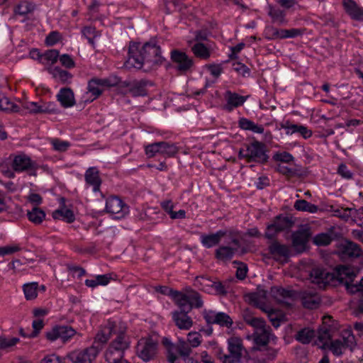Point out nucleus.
Returning a JSON list of instances; mask_svg holds the SVG:
<instances>
[{"instance_id": "obj_42", "label": "nucleus", "mask_w": 363, "mask_h": 363, "mask_svg": "<svg viewBox=\"0 0 363 363\" xmlns=\"http://www.w3.org/2000/svg\"><path fill=\"white\" fill-rule=\"evenodd\" d=\"M237 251V248H233L228 246H221L218 247L215 252L216 258L220 260L231 259Z\"/></svg>"}, {"instance_id": "obj_30", "label": "nucleus", "mask_w": 363, "mask_h": 363, "mask_svg": "<svg viewBox=\"0 0 363 363\" xmlns=\"http://www.w3.org/2000/svg\"><path fill=\"white\" fill-rule=\"evenodd\" d=\"M85 182L87 184L93 186V191L96 192L100 189L101 179L99 172L96 167H89L84 174Z\"/></svg>"}, {"instance_id": "obj_25", "label": "nucleus", "mask_w": 363, "mask_h": 363, "mask_svg": "<svg viewBox=\"0 0 363 363\" xmlns=\"http://www.w3.org/2000/svg\"><path fill=\"white\" fill-rule=\"evenodd\" d=\"M267 13L273 23H277L278 26H285L288 23L286 11L278 6L269 4Z\"/></svg>"}, {"instance_id": "obj_26", "label": "nucleus", "mask_w": 363, "mask_h": 363, "mask_svg": "<svg viewBox=\"0 0 363 363\" xmlns=\"http://www.w3.org/2000/svg\"><path fill=\"white\" fill-rule=\"evenodd\" d=\"M148 85H152V83L146 79L133 81L128 92L133 97L146 96L148 94L147 89Z\"/></svg>"}, {"instance_id": "obj_50", "label": "nucleus", "mask_w": 363, "mask_h": 363, "mask_svg": "<svg viewBox=\"0 0 363 363\" xmlns=\"http://www.w3.org/2000/svg\"><path fill=\"white\" fill-rule=\"evenodd\" d=\"M272 160L276 162H281L289 164L294 162V157L291 153L284 151L275 152L272 157Z\"/></svg>"}, {"instance_id": "obj_34", "label": "nucleus", "mask_w": 363, "mask_h": 363, "mask_svg": "<svg viewBox=\"0 0 363 363\" xmlns=\"http://www.w3.org/2000/svg\"><path fill=\"white\" fill-rule=\"evenodd\" d=\"M272 331L270 326H267V328L261 330V333L255 337V344L259 346H267L269 342L271 337L277 339V337L272 333Z\"/></svg>"}, {"instance_id": "obj_61", "label": "nucleus", "mask_w": 363, "mask_h": 363, "mask_svg": "<svg viewBox=\"0 0 363 363\" xmlns=\"http://www.w3.org/2000/svg\"><path fill=\"white\" fill-rule=\"evenodd\" d=\"M40 106V113H56L58 112L57 105L55 102H46Z\"/></svg>"}, {"instance_id": "obj_19", "label": "nucleus", "mask_w": 363, "mask_h": 363, "mask_svg": "<svg viewBox=\"0 0 363 363\" xmlns=\"http://www.w3.org/2000/svg\"><path fill=\"white\" fill-rule=\"evenodd\" d=\"M228 233V231L225 230H219L215 233H202L200 236V241L202 245L206 248H211L218 245L222 238L226 236Z\"/></svg>"}, {"instance_id": "obj_64", "label": "nucleus", "mask_w": 363, "mask_h": 363, "mask_svg": "<svg viewBox=\"0 0 363 363\" xmlns=\"http://www.w3.org/2000/svg\"><path fill=\"white\" fill-rule=\"evenodd\" d=\"M337 173L340 175L342 178L346 179H351L353 178V173L348 169L347 166L344 164L341 163L339 164Z\"/></svg>"}, {"instance_id": "obj_36", "label": "nucleus", "mask_w": 363, "mask_h": 363, "mask_svg": "<svg viewBox=\"0 0 363 363\" xmlns=\"http://www.w3.org/2000/svg\"><path fill=\"white\" fill-rule=\"evenodd\" d=\"M315 330L309 328H303L298 330L295 335V339L303 344H309L315 337Z\"/></svg>"}, {"instance_id": "obj_55", "label": "nucleus", "mask_w": 363, "mask_h": 363, "mask_svg": "<svg viewBox=\"0 0 363 363\" xmlns=\"http://www.w3.org/2000/svg\"><path fill=\"white\" fill-rule=\"evenodd\" d=\"M233 69L243 77H250L251 73L250 69L247 67L245 64L238 62L233 63Z\"/></svg>"}, {"instance_id": "obj_37", "label": "nucleus", "mask_w": 363, "mask_h": 363, "mask_svg": "<svg viewBox=\"0 0 363 363\" xmlns=\"http://www.w3.org/2000/svg\"><path fill=\"white\" fill-rule=\"evenodd\" d=\"M159 147L160 150V155H162L165 157H173L179 151V148L172 143L160 141Z\"/></svg>"}, {"instance_id": "obj_10", "label": "nucleus", "mask_w": 363, "mask_h": 363, "mask_svg": "<svg viewBox=\"0 0 363 363\" xmlns=\"http://www.w3.org/2000/svg\"><path fill=\"white\" fill-rule=\"evenodd\" d=\"M304 30L300 28L279 29L274 26H267L266 38L270 40L277 39L294 38L303 34Z\"/></svg>"}, {"instance_id": "obj_52", "label": "nucleus", "mask_w": 363, "mask_h": 363, "mask_svg": "<svg viewBox=\"0 0 363 363\" xmlns=\"http://www.w3.org/2000/svg\"><path fill=\"white\" fill-rule=\"evenodd\" d=\"M123 357L124 354L121 352H113L107 350L105 353L106 361L108 363H120Z\"/></svg>"}, {"instance_id": "obj_35", "label": "nucleus", "mask_w": 363, "mask_h": 363, "mask_svg": "<svg viewBox=\"0 0 363 363\" xmlns=\"http://www.w3.org/2000/svg\"><path fill=\"white\" fill-rule=\"evenodd\" d=\"M101 86L100 79L93 78L90 79L88 82L87 90L90 94H91L93 98L91 99H86L85 101L91 102L101 96L103 92V90L100 88Z\"/></svg>"}, {"instance_id": "obj_47", "label": "nucleus", "mask_w": 363, "mask_h": 363, "mask_svg": "<svg viewBox=\"0 0 363 363\" xmlns=\"http://www.w3.org/2000/svg\"><path fill=\"white\" fill-rule=\"evenodd\" d=\"M326 270L321 267H314L310 272V277L312 282L317 284L319 287L322 288L323 277Z\"/></svg>"}, {"instance_id": "obj_39", "label": "nucleus", "mask_w": 363, "mask_h": 363, "mask_svg": "<svg viewBox=\"0 0 363 363\" xmlns=\"http://www.w3.org/2000/svg\"><path fill=\"white\" fill-rule=\"evenodd\" d=\"M242 349V343L240 338L233 337L228 339V350L231 355L240 358Z\"/></svg>"}, {"instance_id": "obj_56", "label": "nucleus", "mask_w": 363, "mask_h": 363, "mask_svg": "<svg viewBox=\"0 0 363 363\" xmlns=\"http://www.w3.org/2000/svg\"><path fill=\"white\" fill-rule=\"evenodd\" d=\"M319 18L322 21L324 26L332 28H337L339 26L338 23L335 21L334 16L330 13L319 16Z\"/></svg>"}, {"instance_id": "obj_59", "label": "nucleus", "mask_w": 363, "mask_h": 363, "mask_svg": "<svg viewBox=\"0 0 363 363\" xmlns=\"http://www.w3.org/2000/svg\"><path fill=\"white\" fill-rule=\"evenodd\" d=\"M101 86L105 87H114L119 82V77L116 75H110L107 78L100 79Z\"/></svg>"}, {"instance_id": "obj_58", "label": "nucleus", "mask_w": 363, "mask_h": 363, "mask_svg": "<svg viewBox=\"0 0 363 363\" xmlns=\"http://www.w3.org/2000/svg\"><path fill=\"white\" fill-rule=\"evenodd\" d=\"M233 264H237L239 267L237 268L235 276L240 280H243L247 277V266L244 262L240 261H234Z\"/></svg>"}, {"instance_id": "obj_13", "label": "nucleus", "mask_w": 363, "mask_h": 363, "mask_svg": "<svg viewBox=\"0 0 363 363\" xmlns=\"http://www.w3.org/2000/svg\"><path fill=\"white\" fill-rule=\"evenodd\" d=\"M170 59L176 65L177 69L182 73H186L194 65L193 59L189 57L186 52L178 49L171 50Z\"/></svg>"}, {"instance_id": "obj_6", "label": "nucleus", "mask_w": 363, "mask_h": 363, "mask_svg": "<svg viewBox=\"0 0 363 363\" xmlns=\"http://www.w3.org/2000/svg\"><path fill=\"white\" fill-rule=\"evenodd\" d=\"M101 351V348L92 345L82 351H73L67 354L65 359L72 363H91Z\"/></svg>"}, {"instance_id": "obj_12", "label": "nucleus", "mask_w": 363, "mask_h": 363, "mask_svg": "<svg viewBox=\"0 0 363 363\" xmlns=\"http://www.w3.org/2000/svg\"><path fill=\"white\" fill-rule=\"evenodd\" d=\"M76 333V330L69 325H57L52 327L50 330L47 331L45 335L47 340L50 342L60 339L63 342H65Z\"/></svg>"}, {"instance_id": "obj_38", "label": "nucleus", "mask_w": 363, "mask_h": 363, "mask_svg": "<svg viewBox=\"0 0 363 363\" xmlns=\"http://www.w3.org/2000/svg\"><path fill=\"white\" fill-rule=\"evenodd\" d=\"M191 51L196 57L201 60H208L211 57L209 48L203 43H196L191 47Z\"/></svg>"}, {"instance_id": "obj_4", "label": "nucleus", "mask_w": 363, "mask_h": 363, "mask_svg": "<svg viewBox=\"0 0 363 363\" xmlns=\"http://www.w3.org/2000/svg\"><path fill=\"white\" fill-rule=\"evenodd\" d=\"M11 167L16 172H26L29 176L33 177L37 176L39 168L38 164L25 153L13 155Z\"/></svg>"}, {"instance_id": "obj_3", "label": "nucleus", "mask_w": 363, "mask_h": 363, "mask_svg": "<svg viewBox=\"0 0 363 363\" xmlns=\"http://www.w3.org/2000/svg\"><path fill=\"white\" fill-rule=\"evenodd\" d=\"M174 293L175 296H179L177 302L190 311L193 308H201L203 306L201 295L191 287H186L184 293L181 291Z\"/></svg>"}, {"instance_id": "obj_29", "label": "nucleus", "mask_w": 363, "mask_h": 363, "mask_svg": "<svg viewBox=\"0 0 363 363\" xmlns=\"http://www.w3.org/2000/svg\"><path fill=\"white\" fill-rule=\"evenodd\" d=\"M270 294L273 298L281 303L283 299H294L296 296V291L293 289H286L281 286H274L270 289Z\"/></svg>"}, {"instance_id": "obj_18", "label": "nucleus", "mask_w": 363, "mask_h": 363, "mask_svg": "<svg viewBox=\"0 0 363 363\" xmlns=\"http://www.w3.org/2000/svg\"><path fill=\"white\" fill-rule=\"evenodd\" d=\"M340 233L335 231V227H330L327 232L318 233L313 238V243L318 247H325L330 245L333 240L340 238Z\"/></svg>"}, {"instance_id": "obj_28", "label": "nucleus", "mask_w": 363, "mask_h": 363, "mask_svg": "<svg viewBox=\"0 0 363 363\" xmlns=\"http://www.w3.org/2000/svg\"><path fill=\"white\" fill-rule=\"evenodd\" d=\"M340 252L342 255L346 256L350 258L359 257L362 255V249L360 246L348 240H346L340 247Z\"/></svg>"}, {"instance_id": "obj_53", "label": "nucleus", "mask_w": 363, "mask_h": 363, "mask_svg": "<svg viewBox=\"0 0 363 363\" xmlns=\"http://www.w3.org/2000/svg\"><path fill=\"white\" fill-rule=\"evenodd\" d=\"M177 346H178V354L181 357L186 358L190 355V354L191 352V347L184 340L179 339V340L177 343Z\"/></svg>"}, {"instance_id": "obj_54", "label": "nucleus", "mask_w": 363, "mask_h": 363, "mask_svg": "<svg viewBox=\"0 0 363 363\" xmlns=\"http://www.w3.org/2000/svg\"><path fill=\"white\" fill-rule=\"evenodd\" d=\"M60 57V52L57 50L52 49L46 50L43 54V60H45L48 62H50L52 65L57 62Z\"/></svg>"}, {"instance_id": "obj_5", "label": "nucleus", "mask_w": 363, "mask_h": 363, "mask_svg": "<svg viewBox=\"0 0 363 363\" xmlns=\"http://www.w3.org/2000/svg\"><path fill=\"white\" fill-rule=\"evenodd\" d=\"M355 346L354 336L350 334L347 337H343L341 340L336 339L332 340L330 344L328 342H324L319 348L322 350L329 349L335 356L340 357L345 349L349 348L352 351Z\"/></svg>"}, {"instance_id": "obj_49", "label": "nucleus", "mask_w": 363, "mask_h": 363, "mask_svg": "<svg viewBox=\"0 0 363 363\" xmlns=\"http://www.w3.org/2000/svg\"><path fill=\"white\" fill-rule=\"evenodd\" d=\"M330 211L333 213L335 216L340 218L346 222L349 221L352 218V208H335L333 206H331Z\"/></svg>"}, {"instance_id": "obj_27", "label": "nucleus", "mask_w": 363, "mask_h": 363, "mask_svg": "<svg viewBox=\"0 0 363 363\" xmlns=\"http://www.w3.org/2000/svg\"><path fill=\"white\" fill-rule=\"evenodd\" d=\"M57 99L64 108H69L75 104L74 94L71 88L60 89L57 94Z\"/></svg>"}, {"instance_id": "obj_11", "label": "nucleus", "mask_w": 363, "mask_h": 363, "mask_svg": "<svg viewBox=\"0 0 363 363\" xmlns=\"http://www.w3.org/2000/svg\"><path fill=\"white\" fill-rule=\"evenodd\" d=\"M268 253L276 261L283 260L287 262L291 256L290 247L274 240L268 243Z\"/></svg>"}, {"instance_id": "obj_40", "label": "nucleus", "mask_w": 363, "mask_h": 363, "mask_svg": "<svg viewBox=\"0 0 363 363\" xmlns=\"http://www.w3.org/2000/svg\"><path fill=\"white\" fill-rule=\"evenodd\" d=\"M28 220L35 225H40L45 218V211L37 206L33 207L27 213Z\"/></svg>"}, {"instance_id": "obj_24", "label": "nucleus", "mask_w": 363, "mask_h": 363, "mask_svg": "<svg viewBox=\"0 0 363 363\" xmlns=\"http://www.w3.org/2000/svg\"><path fill=\"white\" fill-rule=\"evenodd\" d=\"M277 229L281 233L289 231L295 224V220L291 216L280 213L276 216L272 220Z\"/></svg>"}, {"instance_id": "obj_14", "label": "nucleus", "mask_w": 363, "mask_h": 363, "mask_svg": "<svg viewBox=\"0 0 363 363\" xmlns=\"http://www.w3.org/2000/svg\"><path fill=\"white\" fill-rule=\"evenodd\" d=\"M298 298L304 308L313 310L320 307L322 299L320 294L313 289L301 290L298 294Z\"/></svg>"}, {"instance_id": "obj_17", "label": "nucleus", "mask_w": 363, "mask_h": 363, "mask_svg": "<svg viewBox=\"0 0 363 363\" xmlns=\"http://www.w3.org/2000/svg\"><path fill=\"white\" fill-rule=\"evenodd\" d=\"M157 350V343L152 338H149L145 340L143 345L138 344L137 353L138 357L144 362H148L155 357Z\"/></svg>"}, {"instance_id": "obj_8", "label": "nucleus", "mask_w": 363, "mask_h": 363, "mask_svg": "<svg viewBox=\"0 0 363 363\" xmlns=\"http://www.w3.org/2000/svg\"><path fill=\"white\" fill-rule=\"evenodd\" d=\"M311 235L309 228L298 229L291 233V245L297 254L303 253L308 249V243Z\"/></svg>"}, {"instance_id": "obj_57", "label": "nucleus", "mask_w": 363, "mask_h": 363, "mask_svg": "<svg viewBox=\"0 0 363 363\" xmlns=\"http://www.w3.org/2000/svg\"><path fill=\"white\" fill-rule=\"evenodd\" d=\"M160 142L148 144L145 146V155L147 157H153L157 154H160Z\"/></svg>"}, {"instance_id": "obj_9", "label": "nucleus", "mask_w": 363, "mask_h": 363, "mask_svg": "<svg viewBox=\"0 0 363 363\" xmlns=\"http://www.w3.org/2000/svg\"><path fill=\"white\" fill-rule=\"evenodd\" d=\"M203 317L207 325L217 324L220 327L230 328L233 321L229 315L224 312H216L212 310H203L202 313Z\"/></svg>"}, {"instance_id": "obj_51", "label": "nucleus", "mask_w": 363, "mask_h": 363, "mask_svg": "<svg viewBox=\"0 0 363 363\" xmlns=\"http://www.w3.org/2000/svg\"><path fill=\"white\" fill-rule=\"evenodd\" d=\"M281 232L277 229L276 225L272 222L267 225L265 233L264 234V237L269 240L273 241L274 240H277V237L279 233Z\"/></svg>"}, {"instance_id": "obj_32", "label": "nucleus", "mask_w": 363, "mask_h": 363, "mask_svg": "<svg viewBox=\"0 0 363 363\" xmlns=\"http://www.w3.org/2000/svg\"><path fill=\"white\" fill-rule=\"evenodd\" d=\"M347 275H344L342 281L340 285H344L346 287L347 291L350 294H354L357 291H363L361 285L359 284H354L352 282L354 281V277H356L355 273L349 268Z\"/></svg>"}, {"instance_id": "obj_41", "label": "nucleus", "mask_w": 363, "mask_h": 363, "mask_svg": "<svg viewBox=\"0 0 363 363\" xmlns=\"http://www.w3.org/2000/svg\"><path fill=\"white\" fill-rule=\"evenodd\" d=\"M294 208L298 211L314 213L318 212V206L313 204L305 199L296 200L294 205Z\"/></svg>"}, {"instance_id": "obj_33", "label": "nucleus", "mask_w": 363, "mask_h": 363, "mask_svg": "<svg viewBox=\"0 0 363 363\" xmlns=\"http://www.w3.org/2000/svg\"><path fill=\"white\" fill-rule=\"evenodd\" d=\"M162 344L167 350V358L170 363H174L177 359L178 346L174 344L168 337H163Z\"/></svg>"}, {"instance_id": "obj_20", "label": "nucleus", "mask_w": 363, "mask_h": 363, "mask_svg": "<svg viewBox=\"0 0 363 363\" xmlns=\"http://www.w3.org/2000/svg\"><path fill=\"white\" fill-rule=\"evenodd\" d=\"M60 208L52 212V216L55 220H62L67 223H72L75 220V216L71 209L65 206V199H60Z\"/></svg>"}, {"instance_id": "obj_62", "label": "nucleus", "mask_w": 363, "mask_h": 363, "mask_svg": "<svg viewBox=\"0 0 363 363\" xmlns=\"http://www.w3.org/2000/svg\"><path fill=\"white\" fill-rule=\"evenodd\" d=\"M228 288L225 284L220 281H213L212 289H213L217 295L225 296L228 293Z\"/></svg>"}, {"instance_id": "obj_48", "label": "nucleus", "mask_w": 363, "mask_h": 363, "mask_svg": "<svg viewBox=\"0 0 363 363\" xmlns=\"http://www.w3.org/2000/svg\"><path fill=\"white\" fill-rule=\"evenodd\" d=\"M113 324L110 327L108 334H106L104 332L98 333L92 345L99 347L101 350L103 349V345L109 340L110 335L113 332Z\"/></svg>"}, {"instance_id": "obj_45", "label": "nucleus", "mask_w": 363, "mask_h": 363, "mask_svg": "<svg viewBox=\"0 0 363 363\" xmlns=\"http://www.w3.org/2000/svg\"><path fill=\"white\" fill-rule=\"evenodd\" d=\"M23 290L26 300L35 299L38 296V284L37 282L25 284L23 286Z\"/></svg>"}, {"instance_id": "obj_23", "label": "nucleus", "mask_w": 363, "mask_h": 363, "mask_svg": "<svg viewBox=\"0 0 363 363\" xmlns=\"http://www.w3.org/2000/svg\"><path fill=\"white\" fill-rule=\"evenodd\" d=\"M130 347V342L125 338V330H120L117 333V336L113 340L108 347V350H112L113 352H121L124 354V352Z\"/></svg>"}, {"instance_id": "obj_21", "label": "nucleus", "mask_w": 363, "mask_h": 363, "mask_svg": "<svg viewBox=\"0 0 363 363\" xmlns=\"http://www.w3.org/2000/svg\"><path fill=\"white\" fill-rule=\"evenodd\" d=\"M342 6L346 13L352 20L363 21V8L354 0H342Z\"/></svg>"}, {"instance_id": "obj_2", "label": "nucleus", "mask_w": 363, "mask_h": 363, "mask_svg": "<svg viewBox=\"0 0 363 363\" xmlns=\"http://www.w3.org/2000/svg\"><path fill=\"white\" fill-rule=\"evenodd\" d=\"M267 152L268 150L264 143L254 140L251 143L242 145L238 151V158L245 159L249 163L265 164L269 159Z\"/></svg>"}, {"instance_id": "obj_16", "label": "nucleus", "mask_w": 363, "mask_h": 363, "mask_svg": "<svg viewBox=\"0 0 363 363\" xmlns=\"http://www.w3.org/2000/svg\"><path fill=\"white\" fill-rule=\"evenodd\" d=\"M348 272L349 267L342 265L337 267L335 272H330L326 271L323 277L322 287L325 288L328 286H337L340 285L344 275H347Z\"/></svg>"}, {"instance_id": "obj_43", "label": "nucleus", "mask_w": 363, "mask_h": 363, "mask_svg": "<svg viewBox=\"0 0 363 363\" xmlns=\"http://www.w3.org/2000/svg\"><path fill=\"white\" fill-rule=\"evenodd\" d=\"M0 110L6 112L18 113L20 111V108L15 103L10 101V99L4 95H0Z\"/></svg>"}, {"instance_id": "obj_1", "label": "nucleus", "mask_w": 363, "mask_h": 363, "mask_svg": "<svg viewBox=\"0 0 363 363\" xmlns=\"http://www.w3.org/2000/svg\"><path fill=\"white\" fill-rule=\"evenodd\" d=\"M128 57L124 63L127 69H140L145 64L161 65L165 58L161 55V48L156 40L151 39L143 45L140 43L130 41L128 47Z\"/></svg>"}, {"instance_id": "obj_22", "label": "nucleus", "mask_w": 363, "mask_h": 363, "mask_svg": "<svg viewBox=\"0 0 363 363\" xmlns=\"http://www.w3.org/2000/svg\"><path fill=\"white\" fill-rule=\"evenodd\" d=\"M247 97V96H241L235 92H232L230 90L226 91L225 94V98L227 101V104L225 106V109L228 111H231L233 108L242 106L246 101Z\"/></svg>"}, {"instance_id": "obj_31", "label": "nucleus", "mask_w": 363, "mask_h": 363, "mask_svg": "<svg viewBox=\"0 0 363 363\" xmlns=\"http://www.w3.org/2000/svg\"><path fill=\"white\" fill-rule=\"evenodd\" d=\"M48 72L52 77L59 80L62 84H69L73 75L68 71L61 69L60 67H50Z\"/></svg>"}, {"instance_id": "obj_44", "label": "nucleus", "mask_w": 363, "mask_h": 363, "mask_svg": "<svg viewBox=\"0 0 363 363\" xmlns=\"http://www.w3.org/2000/svg\"><path fill=\"white\" fill-rule=\"evenodd\" d=\"M35 6L33 4L23 1H21L14 7L13 12L15 14L26 16L28 13L33 12L35 9Z\"/></svg>"}, {"instance_id": "obj_7", "label": "nucleus", "mask_w": 363, "mask_h": 363, "mask_svg": "<svg viewBox=\"0 0 363 363\" xmlns=\"http://www.w3.org/2000/svg\"><path fill=\"white\" fill-rule=\"evenodd\" d=\"M106 211L115 219H121L129 213V206L118 196H111L106 201Z\"/></svg>"}, {"instance_id": "obj_60", "label": "nucleus", "mask_w": 363, "mask_h": 363, "mask_svg": "<svg viewBox=\"0 0 363 363\" xmlns=\"http://www.w3.org/2000/svg\"><path fill=\"white\" fill-rule=\"evenodd\" d=\"M33 331L29 334L30 338L35 337L44 327V322L42 319L34 320L32 323Z\"/></svg>"}, {"instance_id": "obj_63", "label": "nucleus", "mask_w": 363, "mask_h": 363, "mask_svg": "<svg viewBox=\"0 0 363 363\" xmlns=\"http://www.w3.org/2000/svg\"><path fill=\"white\" fill-rule=\"evenodd\" d=\"M51 143L53 146V148L55 150H57L60 152L66 151L68 149V147L70 146V143L69 142L63 141V140H61L57 138L52 139Z\"/></svg>"}, {"instance_id": "obj_15", "label": "nucleus", "mask_w": 363, "mask_h": 363, "mask_svg": "<svg viewBox=\"0 0 363 363\" xmlns=\"http://www.w3.org/2000/svg\"><path fill=\"white\" fill-rule=\"evenodd\" d=\"M175 304L179 308V310L174 311L172 313V318L175 325L180 330H189L193 325V320L188 315L191 311L183 308L178 302Z\"/></svg>"}, {"instance_id": "obj_46", "label": "nucleus", "mask_w": 363, "mask_h": 363, "mask_svg": "<svg viewBox=\"0 0 363 363\" xmlns=\"http://www.w3.org/2000/svg\"><path fill=\"white\" fill-rule=\"evenodd\" d=\"M213 281L204 276L196 277L194 281V285L199 288L201 290L210 292V289H212Z\"/></svg>"}]
</instances>
